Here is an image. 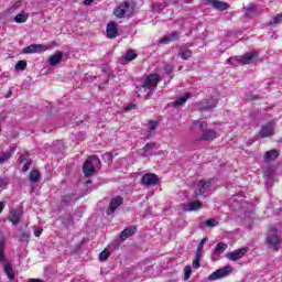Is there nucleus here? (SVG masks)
<instances>
[{"instance_id": "nucleus-1", "label": "nucleus", "mask_w": 282, "mask_h": 282, "mask_svg": "<svg viewBox=\"0 0 282 282\" xmlns=\"http://www.w3.org/2000/svg\"><path fill=\"white\" fill-rule=\"evenodd\" d=\"M158 83H160V75H149L144 79L143 85L135 87V94L138 95V98H142V96H145V100H149V96L153 94L154 89H156Z\"/></svg>"}, {"instance_id": "nucleus-2", "label": "nucleus", "mask_w": 282, "mask_h": 282, "mask_svg": "<svg viewBox=\"0 0 282 282\" xmlns=\"http://www.w3.org/2000/svg\"><path fill=\"white\" fill-rule=\"evenodd\" d=\"M6 243H8V238L6 237V235H3L2 231H0V263H4L3 270L8 279L10 281H14L17 272H14L12 264L6 261Z\"/></svg>"}, {"instance_id": "nucleus-3", "label": "nucleus", "mask_w": 282, "mask_h": 282, "mask_svg": "<svg viewBox=\"0 0 282 282\" xmlns=\"http://www.w3.org/2000/svg\"><path fill=\"white\" fill-rule=\"evenodd\" d=\"M193 124H194V129H199V131H202L203 133L199 140L208 142L217 138V132L215 130H208V122L202 121V120H195Z\"/></svg>"}, {"instance_id": "nucleus-4", "label": "nucleus", "mask_w": 282, "mask_h": 282, "mask_svg": "<svg viewBox=\"0 0 282 282\" xmlns=\"http://www.w3.org/2000/svg\"><path fill=\"white\" fill-rule=\"evenodd\" d=\"M265 243L270 250H274V252H279L281 250L282 239L279 237V231L276 228H271L267 235Z\"/></svg>"}, {"instance_id": "nucleus-5", "label": "nucleus", "mask_w": 282, "mask_h": 282, "mask_svg": "<svg viewBox=\"0 0 282 282\" xmlns=\"http://www.w3.org/2000/svg\"><path fill=\"white\" fill-rule=\"evenodd\" d=\"M100 159L96 155L88 156L83 165V173L86 177H91L96 173V169H100Z\"/></svg>"}, {"instance_id": "nucleus-6", "label": "nucleus", "mask_w": 282, "mask_h": 282, "mask_svg": "<svg viewBox=\"0 0 282 282\" xmlns=\"http://www.w3.org/2000/svg\"><path fill=\"white\" fill-rule=\"evenodd\" d=\"M133 6L129 2H122L115 9L113 14L117 19H126V17H131V14H133Z\"/></svg>"}, {"instance_id": "nucleus-7", "label": "nucleus", "mask_w": 282, "mask_h": 282, "mask_svg": "<svg viewBox=\"0 0 282 282\" xmlns=\"http://www.w3.org/2000/svg\"><path fill=\"white\" fill-rule=\"evenodd\" d=\"M275 130H276V121L270 120L260 127V131L258 135L259 138H272V135H274Z\"/></svg>"}, {"instance_id": "nucleus-8", "label": "nucleus", "mask_w": 282, "mask_h": 282, "mask_svg": "<svg viewBox=\"0 0 282 282\" xmlns=\"http://www.w3.org/2000/svg\"><path fill=\"white\" fill-rule=\"evenodd\" d=\"M230 274H232V267L226 265L209 274L207 281H218V279H226V276H230Z\"/></svg>"}, {"instance_id": "nucleus-9", "label": "nucleus", "mask_w": 282, "mask_h": 282, "mask_svg": "<svg viewBox=\"0 0 282 282\" xmlns=\"http://www.w3.org/2000/svg\"><path fill=\"white\" fill-rule=\"evenodd\" d=\"M158 182H160V178L153 173L144 174L141 180L142 186H147V188H151V186H158Z\"/></svg>"}, {"instance_id": "nucleus-10", "label": "nucleus", "mask_w": 282, "mask_h": 282, "mask_svg": "<svg viewBox=\"0 0 282 282\" xmlns=\"http://www.w3.org/2000/svg\"><path fill=\"white\" fill-rule=\"evenodd\" d=\"M213 186V180L208 181H199L197 183V189L194 192V197H199V195H204L208 188Z\"/></svg>"}, {"instance_id": "nucleus-11", "label": "nucleus", "mask_w": 282, "mask_h": 282, "mask_svg": "<svg viewBox=\"0 0 282 282\" xmlns=\"http://www.w3.org/2000/svg\"><path fill=\"white\" fill-rule=\"evenodd\" d=\"M246 254H248V248H241L226 253V257L229 261H239V259H242Z\"/></svg>"}, {"instance_id": "nucleus-12", "label": "nucleus", "mask_w": 282, "mask_h": 282, "mask_svg": "<svg viewBox=\"0 0 282 282\" xmlns=\"http://www.w3.org/2000/svg\"><path fill=\"white\" fill-rule=\"evenodd\" d=\"M217 107V100L215 98L210 97L208 99H205L198 104V108L200 111H213Z\"/></svg>"}, {"instance_id": "nucleus-13", "label": "nucleus", "mask_w": 282, "mask_h": 282, "mask_svg": "<svg viewBox=\"0 0 282 282\" xmlns=\"http://www.w3.org/2000/svg\"><path fill=\"white\" fill-rule=\"evenodd\" d=\"M50 46H45L42 44H31L30 46L24 47L23 54H35L40 52H47Z\"/></svg>"}, {"instance_id": "nucleus-14", "label": "nucleus", "mask_w": 282, "mask_h": 282, "mask_svg": "<svg viewBox=\"0 0 282 282\" xmlns=\"http://www.w3.org/2000/svg\"><path fill=\"white\" fill-rule=\"evenodd\" d=\"M123 202L124 199L120 196L112 198L106 212L107 215H113V213H116V210L120 208V205L123 204Z\"/></svg>"}, {"instance_id": "nucleus-15", "label": "nucleus", "mask_w": 282, "mask_h": 282, "mask_svg": "<svg viewBox=\"0 0 282 282\" xmlns=\"http://www.w3.org/2000/svg\"><path fill=\"white\" fill-rule=\"evenodd\" d=\"M205 3H207V6H212L215 8V10H219L220 12H224V10H228V8H230L229 3L219 0H205Z\"/></svg>"}, {"instance_id": "nucleus-16", "label": "nucleus", "mask_w": 282, "mask_h": 282, "mask_svg": "<svg viewBox=\"0 0 282 282\" xmlns=\"http://www.w3.org/2000/svg\"><path fill=\"white\" fill-rule=\"evenodd\" d=\"M138 232V228L135 226H130L120 232L119 237L121 241H127L128 237H133Z\"/></svg>"}, {"instance_id": "nucleus-17", "label": "nucleus", "mask_w": 282, "mask_h": 282, "mask_svg": "<svg viewBox=\"0 0 282 282\" xmlns=\"http://www.w3.org/2000/svg\"><path fill=\"white\" fill-rule=\"evenodd\" d=\"M107 36L108 39H116V36H118V24H116V22H109L107 24Z\"/></svg>"}, {"instance_id": "nucleus-18", "label": "nucleus", "mask_w": 282, "mask_h": 282, "mask_svg": "<svg viewBox=\"0 0 282 282\" xmlns=\"http://www.w3.org/2000/svg\"><path fill=\"white\" fill-rule=\"evenodd\" d=\"M21 217H23V214L19 209H11L9 214V221L13 224V226H17L19 221H21Z\"/></svg>"}, {"instance_id": "nucleus-19", "label": "nucleus", "mask_w": 282, "mask_h": 282, "mask_svg": "<svg viewBox=\"0 0 282 282\" xmlns=\"http://www.w3.org/2000/svg\"><path fill=\"white\" fill-rule=\"evenodd\" d=\"M61 61H63V52L57 51L48 58V65H51V67H54L56 65H59Z\"/></svg>"}, {"instance_id": "nucleus-20", "label": "nucleus", "mask_w": 282, "mask_h": 282, "mask_svg": "<svg viewBox=\"0 0 282 282\" xmlns=\"http://www.w3.org/2000/svg\"><path fill=\"white\" fill-rule=\"evenodd\" d=\"M178 56L182 61H188L193 56V51L188 48V46L183 45L180 47Z\"/></svg>"}, {"instance_id": "nucleus-21", "label": "nucleus", "mask_w": 282, "mask_h": 282, "mask_svg": "<svg viewBox=\"0 0 282 282\" xmlns=\"http://www.w3.org/2000/svg\"><path fill=\"white\" fill-rule=\"evenodd\" d=\"M178 40H180V33H177V31H174L171 34L161 37L160 43L169 44L171 43V41H178Z\"/></svg>"}, {"instance_id": "nucleus-22", "label": "nucleus", "mask_w": 282, "mask_h": 282, "mask_svg": "<svg viewBox=\"0 0 282 282\" xmlns=\"http://www.w3.org/2000/svg\"><path fill=\"white\" fill-rule=\"evenodd\" d=\"M202 208V202H193V203H187L186 205L183 206V210L185 213H191L193 210H199Z\"/></svg>"}, {"instance_id": "nucleus-23", "label": "nucleus", "mask_w": 282, "mask_h": 282, "mask_svg": "<svg viewBox=\"0 0 282 282\" xmlns=\"http://www.w3.org/2000/svg\"><path fill=\"white\" fill-rule=\"evenodd\" d=\"M155 148V143H147L145 147L140 150V153L143 158H149V155H153V149Z\"/></svg>"}, {"instance_id": "nucleus-24", "label": "nucleus", "mask_w": 282, "mask_h": 282, "mask_svg": "<svg viewBox=\"0 0 282 282\" xmlns=\"http://www.w3.org/2000/svg\"><path fill=\"white\" fill-rule=\"evenodd\" d=\"M158 129V121L150 120L148 123V131L145 133V140L151 139L153 131Z\"/></svg>"}, {"instance_id": "nucleus-25", "label": "nucleus", "mask_w": 282, "mask_h": 282, "mask_svg": "<svg viewBox=\"0 0 282 282\" xmlns=\"http://www.w3.org/2000/svg\"><path fill=\"white\" fill-rule=\"evenodd\" d=\"M245 17L247 19H252V17H257V4H248L246 12H245Z\"/></svg>"}, {"instance_id": "nucleus-26", "label": "nucleus", "mask_w": 282, "mask_h": 282, "mask_svg": "<svg viewBox=\"0 0 282 282\" xmlns=\"http://www.w3.org/2000/svg\"><path fill=\"white\" fill-rule=\"evenodd\" d=\"M254 56H257L254 53H247L239 58V63H241L242 65H250Z\"/></svg>"}, {"instance_id": "nucleus-27", "label": "nucleus", "mask_w": 282, "mask_h": 282, "mask_svg": "<svg viewBox=\"0 0 282 282\" xmlns=\"http://www.w3.org/2000/svg\"><path fill=\"white\" fill-rule=\"evenodd\" d=\"M276 158H279V151L270 150V151L265 152V154H264V162H272Z\"/></svg>"}, {"instance_id": "nucleus-28", "label": "nucleus", "mask_w": 282, "mask_h": 282, "mask_svg": "<svg viewBox=\"0 0 282 282\" xmlns=\"http://www.w3.org/2000/svg\"><path fill=\"white\" fill-rule=\"evenodd\" d=\"M13 153L11 151L9 152H2L0 154V165L6 164L7 162L10 161V159L12 158Z\"/></svg>"}, {"instance_id": "nucleus-29", "label": "nucleus", "mask_w": 282, "mask_h": 282, "mask_svg": "<svg viewBox=\"0 0 282 282\" xmlns=\"http://www.w3.org/2000/svg\"><path fill=\"white\" fill-rule=\"evenodd\" d=\"M188 98H191V94H185L182 97H178L175 101H174V107H182V105H184V102H186V100H188Z\"/></svg>"}, {"instance_id": "nucleus-30", "label": "nucleus", "mask_w": 282, "mask_h": 282, "mask_svg": "<svg viewBox=\"0 0 282 282\" xmlns=\"http://www.w3.org/2000/svg\"><path fill=\"white\" fill-rule=\"evenodd\" d=\"M199 261H202V253L196 252L192 263V268H194L195 270H199V268H202Z\"/></svg>"}, {"instance_id": "nucleus-31", "label": "nucleus", "mask_w": 282, "mask_h": 282, "mask_svg": "<svg viewBox=\"0 0 282 282\" xmlns=\"http://www.w3.org/2000/svg\"><path fill=\"white\" fill-rule=\"evenodd\" d=\"M29 14L25 12H21L20 14H17L14 18L15 23H25L29 19Z\"/></svg>"}, {"instance_id": "nucleus-32", "label": "nucleus", "mask_w": 282, "mask_h": 282, "mask_svg": "<svg viewBox=\"0 0 282 282\" xmlns=\"http://www.w3.org/2000/svg\"><path fill=\"white\" fill-rule=\"evenodd\" d=\"M41 180V174L39 173V171L33 170L30 173V182H32L33 184H36V182H39Z\"/></svg>"}, {"instance_id": "nucleus-33", "label": "nucleus", "mask_w": 282, "mask_h": 282, "mask_svg": "<svg viewBox=\"0 0 282 282\" xmlns=\"http://www.w3.org/2000/svg\"><path fill=\"white\" fill-rule=\"evenodd\" d=\"M264 175H265V186H269V187L273 186L274 180L272 178V172L265 171Z\"/></svg>"}, {"instance_id": "nucleus-34", "label": "nucleus", "mask_w": 282, "mask_h": 282, "mask_svg": "<svg viewBox=\"0 0 282 282\" xmlns=\"http://www.w3.org/2000/svg\"><path fill=\"white\" fill-rule=\"evenodd\" d=\"M138 58V54H135V51H128L124 55V61L130 63V61H135Z\"/></svg>"}, {"instance_id": "nucleus-35", "label": "nucleus", "mask_w": 282, "mask_h": 282, "mask_svg": "<svg viewBox=\"0 0 282 282\" xmlns=\"http://www.w3.org/2000/svg\"><path fill=\"white\" fill-rule=\"evenodd\" d=\"M206 241H208V238H203L200 242L198 243L196 248V253L204 254V246L206 245Z\"/></svg>"}, {"instance_id": "nucleus-36", "label": "nucleus", "mask_w": 282, "mask_h": 282, "mask_svg": "<svg viewBox=\"0 0 282 282\" xmlns=\"http://www.w3.org/2000/svg\"><path fill=\"white\" fill-rule=\"evenodd\" d=\"M226 248H227L226 243L219 242L216 245L214 251L218 252V254H224V252H226Z\"/></svg>"}, {"instance_id": "nucleus-37", "label": "nucleus", "mask_w": 282, "mask_h": 282, "mask_svg": "<svg viewBox=\"0 0 282 282\" xmlns=\"http://www.w3.org/2000/svg\"><path fill=\"white\" fill-rule=\"evenodd\" d=\"M25 67H28V62L25 61H18V63L15 64V72H23V69H25Z\"/></svg>"}, {"instance_id": "nucleus-38", "label": "nucleus", "mask_w": 282, "mask_h": 282, "mask_svg": "<svg viewBox=\"0 0 282 282\" xmlns=\"http://www.w3.org/2000/svg\"><path fill=\"white\" fill-rule=\"evenodd\" d=\"M269 23H270V25H279V24H281L282 23V13H279L278 15L272 18Z\"/></svg>"}, {"instance_id": "nucleus-39", "label": "nucleus", "mask_w": 282, "mask_h": 282, "mask_svg": "<svg viewBox=\"0 0 282 282\" xmlns=\"http://www.w3.org/2000/svg\"><path fill=\"white\" fill-rule=\"evenodd\" d=\"M109 257H111V252H109V250L105 249L104 251H101L99 253V261H107V259H109Z\"/></svg>"}, {"instance_id": "nucleus-40", "label": "nucleus", "mask_w": 282, "mask_h": 282, "mask_svg": "<svg viewBox=\"0 0 282 282\" xmlns=\"http://www.w3.org/2000/svg\"><path fill=\"white\" fill-rule=\"evenodd\" d=\"M192 274H193V269L191 268V265H186L184 268V281H188Z\"/></svg>"}, {"instance_id": "nucleus-41", "label": "nucleus", "mask_w": 282, "mask_h": 282, "mask_svg": "<svg viewBox=\"0 0 282 282\" xmlns=\"http://www.w3.org/2000/svg\"><path fill=\"white\" fill-rule=\"evenodd\" d=\"M20 241L28 243V241H30V232L23 231L21 234Z\"/></svg>"}, {"instance_id": "nucleus-42", "label": "nucleus", "mask_w": 282, "mask_h": 282, "mask_svg": "<svg viewBox=\"0 0 282 282\" xmlns=\"http://www.w3.org/2000/svg\"><path fill=\"white\" fill-rule=\"evenodd\" d=\"M173 69H174V67H173V65H171V64H167V65H165V67H164V72H165V74H166L167 76H171V74H173Z\"/></svg>"}, {"instance_id": "nucleus-43", "label": "nucleus", "mask_w": 282, "mask_h": 282, "mask_svg": "<svg viewBox=\"0 0 282 282\" xmlns=\"http://www.w3.org/2000/svg\"><path fill=\"white\" fill-rule=\"evenodd\" d=\"M31 166H32V160L26 161L22 167L23 173H28Z\"/></svg>"}, {"instance_id": "nucleus-44", "label": "nucleus", "mask_w": 282, "mask_h": 282, "mask_svg": "<svg viewBox=\"0 0 282 282\" xmlns=\"http://www.w3.org/2000/svg\"><path fill=\"white\" fill-rule=\"evenodd\" d=\"M218 221L216 219H209L206 221V226H208L209 228H215V226H218Z\"/></svg>"}, {"instance_id": "nucleus-45", "label": "nucleus", "mask_w": 282, "mask_h": 282, "mask_svg": "<svg viewBox=\"0 0 282 282\" xmlns=\"http://www.w3.org/2000/svg\"><path fill=\"white\" fill-rule=\"evenodd\" d=\"M29 158H30V155H28V154H22V155H20V158H19V162H21V163H23V162H29V161H30Z\"/></svg>"}, {"instance_id": "nucleus-46", "label": "nucleus", "mask_w": 282, "mask_h": 282, "mask_svg": "<svg viewBox=\"0 0 282 282\" xmlns=\"http://www.w3.org/2000/svg\"><path fill=\"white\" fill-rule=\"evenodd\" d=\"M219 254H221V253H218L217 251L214 250L212 253V260L219 261Z\"/></svg>"}, {"instance_id": "nucleus-47", "label": "nucleus", "mask_w": 282, "mask_h": 282, "mask_svg": "<svg viewBox=\"0 0 282 282\" xmlns=\"http://www.w3.org/2000/svg\"><path fill=\"white\" fill-rule=\"evenodd\" d=\"M34 235L35 237H41V235H43V228L39 227L34 230Z\"/></svg>"}, {"instance_id": "nucleus-48", "label": "nucleus", "mask_w": 282, "mask_h": 282, "mask_svg": "<svg viewBox=\"0 0 282 282\" xmlns=\"http://www.w3.org/2000/svg\"><path fill=\"white\" fill-rule=\"evenodd\" d=\"M135 104H128L127 106H126V110L127 111H131L132 109H135Z\"/></svg>"}, {"instance_id": "nucleus-49", "label": "nucleus", "mask_w": 282, "mask_h": 282, "mask_svg": "<svg viewBox=\"0 0 282 282\" xmlns=\"http://www.w3.org/2000/svg\"><path fill=\"white\" fill-rule=\"evenodd\" d=\"M6 184H8V178H1L0 177V188H2V186H6Z\"/></svg>"}, {"instance_id": "nucleus-50", "label": "nucleus", "mask_w": 282, "mask_h": 282, "mask_svg": "<svg viewBox=\"0 0 282 282\" xmlns=\"http://www.w3.org/2000/svg\"><path fill=\"white\" fill-rule=\"evenodd\" d=\"M64 224H66V226H72L73 224L72 218L64 219Z\"/></svg>"}, {"instance_id": "nucleus-51", "label": "nucleus", "mask_w": 282, "mask_h": 282, "mask_svg": "<svg viewBox=\"0 0 282 282\" xmlns=\"http://www.w3.org/2000/svg\"><path fill=\"white\" fill-rule=\"evenodd\" d=\"M18 6H20V2H18L15 6L11 7L9 9V12H11V13L14 12L17 10Z\"/></svg>"}, {"instance_id": "nucleus-52", "label": "nucleus", "mask_w": 282, "mask_h": 282, "mask_svg": "<svg viewBox=\"0 0 282 282\" xmlns=\"http://www.w3.org/2000/svg\"><path fill=\"white\" fill-rule=\"evenodd\" d=\"M26 282H45V281H43L41 279H29V280H26Z\"/></svg>"}, {"instance_id": "nucleus-53", "label": "nucleus", "mask_w": 282, "mask_h": 282, "mask_svg": "<svg viewBox=\"0 0 282 282\" xmlns=\"http://www.w3.org/2000/svg\"><path fill=\"white\" fill-rule=\"evenodd\" d=\"M3 208H6V203L0 202V215L3 213Z\"/></svg>"}, {"instance_id": "nucleus-54", "label": "nucleus", "mask_w": 282, "mask_h": 282, "mask_svg": "<svg viewBox=\"0 0 282 282\" xmlns=\"http://www.w3.org/2000/svg\"><path fill=\"white\" fill-rule=\"evenodd\" d=\"M235 61H236L235 57H231V58L227 59V62L229 63V65H235Z\"/></svg>"}, {"instance_id": "nucleus-55", "label": "nucleus", "mask_w": 282, "mask_h": 282, "mask_svg": "<svg viewBox=\"0 0 282 282\" xmlns=\"http://www.w3.org/2000/svg\"><path fill=\"white\" fill-rule=\"evenodd\" d=\"M12 96V88L9 89L8 94L4 96V98H10Z\"/></svg>"}, {"instance_id": "nucleus-56", "label": "nucleus", "mask_w": 282, "mask_h": 282, "mask_svg": "<svg viewBox=\"0 0 282 282\" xmlns=\"http://www.w3.org/2000/svg\"><path fill=\"white\" fill-rule=\"evenodd\" d=\"M94 0H85L84 1V3H85V6H91V2H93Z\"/></svg>"}, {"instance_id": "nucleus-57", "label": "nucleus", "mask_w": 282, "mask_h": 282, "mask_svg": "<svg viewBox=\"0 0 282 282\" xmlns=\"http://www.w3.org/2000/svg\"><path fill=\"white\" fill-rule=\"evenodd\" d=\"M69 199H72V196H65L64 197V202H69Z\"/></svg>"}, {"instance_id": "nucleus-58", "label": "nucleus", "mask_w": 282, "mask_h": 282, "mask_svg": "<svg viewBox=\"0 0 282 282\" xmlns=\"http://www.w3.org/2000/svg\"><path fill=\"white\" fill-rule=\"evenodd\" d=\"M185 3H191V0L185 1Z\"/></svg>"}, {"instance_id": "nucleus-59", "label": "nucleus", "mask_w": 282, "mask_h": 282, "mask_svg": "<svg viewBox=\"0 0 282 282\" xmlns=\"http://www.w3.org/2000/svg\"><path fill=\"white\" fill-rule=\"evenodd\" d=\"M53 45H56V42H53Z\"/></svg>"}]
</instances>
